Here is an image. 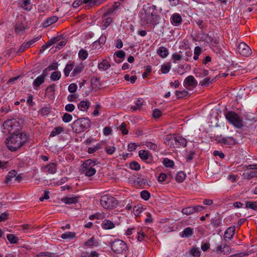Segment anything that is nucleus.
Returning <instances> with one entry per match:
<instances>
[{
	"label": "nucleus",
	"mask_w": 257,
	"mask_h": 257,
	"mask_svg": "<svg viewBox=\"0 0 257 257\" xmlns=\"http://www.w3.org/2000/svg\"><path fill=\"white\" fill-rule=\"evenodd\" d=\"M171 69V65L170 63L163 64L161 66V72L163 74L168 73Z\"/></svg>",
	"instance_id": "obj_46"
},
{
	"label": "nucleus",
	"mask_w": 257,
	"mask_h": 257,
	"mask_svg": "<svg viewBox=\"0 0 257 257\" xmlns=\"http://www.w3.org/2000/svg\"><path fill=\"white\" fill-rule=\"evenodd\" d=\"M75 232L68 231L63 233L61 235V238L64 239H72L75 237Z\"/></svg>",
	"instance_id": "obj_38"
},
{
	"label": "nucleus",
	"mask_w": 257,
	"mask_h": 257,
	"mask_svg": "<svg viewBox=\"0 0 257 257\" xmlns=\"http://www.w3.org/2000/svg\"><path fill=\"white\" fill-rule=\"evenodd\" d=\"M111 249L116 253H125L127 250L125 242L120 239H116L110 243Z\"/></svg>",
	"instance_id": "obj_7"
},
{
	"label": "nucleus",
	"mask_w": 257,
	"mask_h": 257,
	"mask_svg": "<svg viewBox=\"0 0 257 257\" xmlns=\"http://www.w3.org/2000/svg\"><path fill=\"white\" fill-rule=\"evenodd\" d=\"M163 164L166 167L172 168L174 165V162L172 160H170L168 158L164 159L163 161Z\"/></svg>",
	"instance_id": "obj_45"
},
{
	"label": "nucleus",
	"mask_w": 257,
	"mask_h": 257,
	"mask_svg": "<svg viewBox=\"0 0 257 257\" xmlns=\"http://www.w3.org/2000/svg\"><path fill=\"white\" fill-rule=\"evenodd\" d=\"M162 115V111L159 109H155L153 111V115L155 118H159Z\"/></svg>",
	"instance_id": "obj_62"
},
{
	"label": "nucleus",
	"mask_w": 257,
	"mask_h": 257,
	"mask_svg": "<svg viewBox=\"0 0 257 257\" xmlns=\"http://www.w3.org/2000/svg\"><path fill=\"white\" fill-rule=\"evenodd\" d=\"M58 164L56 163H50L44 168V172L51 174H54L57 171Z\"/></svg>",
	"instance_id": "obj_14"
},
{
	"label": "nucleus",
	"mask_w": 257,
	"mask_h": 257,
	"mask_svg": "<svg viewBox=\"0 0 257 257\" xmlns=\"http://www.w3.org/2000/svg\"><path fill=\"white\" fill-rule=\"evenodd\" d=\"M90 104L89 101L82 100L78 104L77 107L80 110L85 111L89 107Z\"/></svg>",
	"instance_id": "obj_20"
},
{
	"label": "nucleus",
	"mask_w": 257,
	"mask_h": 257,
	"mask_svg": "<svg viewBox=\"0 0 257 257\" xmlns=\"http://www.w3.org/2000/svg\"><path fill=\"white\" fill-rule=\"evenodd\" d=\"M176 136L173 134H168L164 137V143L171 147V145L174 143Z\"/></svg>",
	"instance_id": "obj_26"
},
{
	"label": "nucleus",
	"mask_w": 257,
	"mask_h": 257,
	"mask_svg": "<svg viewBox=\"0 0 257 257\" xmlns=\"http://www.w3.org/2000/svg\"><path fill=\"white\" fill-rule=\"evenodd\" d=\"M235 226H230L225 231L224 234V239L226 240L227 239H231L235 233Z\"/></svg>",
	"instance_id": "obj_17"
},
{
	"label": "nucleus",
	"mask_w": 257,
	"mask_h": 257,
	"mask_svg": "<svg viewBox=\"0 0 257 257\" xmlns=\"http://www.w3.org/2000/svg\"><path fill=\"white\" fill-rule=\"evenodd\" d=\"M187 145L186 140L180 136L176 137L174 138V143L171 145V147L172 148H179L180 146L183 147H186Z\"/></svg>",
	"instance_id": "obj_10"
},
{
	"label": "nucleus",
	"mask_w": 257,
	"mask_h": 257,
	"mask_svg": "<svg viewBox=\"0 0 257 257\" xmlns=\"http://www.w3.org/2000/svg\"><path fill=\"white\" fill-rule=\"evenodd\" d=\"M105 150L108 154L111 155L114 152L115 148L113 146H107L106 147Z\"/></svg>",
	"instance_id": "obj_63"
},
{
	"label": "nucleus",
	"mask_w": 257,
	"mask_h": 257,
	"mask_svg": "<svg viewBox=\"0 0 257 257\" xmlns=\"http://www.w3.org/2000/svg\"><path fill=\"white\" fill-rule=\"evenodd\" d=\"M210 82V78L209 77H206L200 82V84L201 86H207Z\"/></svg>",
	"instance_id": "obj_60"
},
{
	"label": "nucleus",
	"mask_w": 257,
	"mask_h": 257,
	"mask_svg": "<svg viewBox=\"0 0 257 257\" xmlns=\"http://www.w3.org/2000/svg\"><path fill=\"white\" fill-rule=\"evenodd\" d=\"M78 98V95L75 94H70L67 97V100L70 102L75 101Z\"/></svg>",
	"instance_id": "obj_64"
},
{
	"label": "nucleus",
	"mask_w": 257,
	"mask_h": 257,
	"mask_svg": "<svg viewBox=\"0 0 257 257\" xmlns=\"http://www.w3.org/2000/svg\"><path fill=\"white\" fill-rule=\"evenodd\" d=\"M171 22L175 26H179L182 22L181 15L178 13H175L171 17Z\"/></svg>",
	"instance_id": "obj_16"
},
{
	"label": "nucleus",
	"mask_w": 257,
	"mask_h": 257,
	"mask_svg": "<svg viewBox=\"0 0 257 257\" xmlns=\"http://www.w3.org/2000/svg\"><path fill=\"white\" fill-rule=\"evenodd\" d=\"M150 196V193L147 190H143L141 192V197L145 200H149Z\"/></svg>",
	"instance_id": "obj_51"
},
{
	"label": "nucleus",
	"mask_w": 257,
	"mask_h": 257,
	"mask_svg": "<svg viewBox=\"0 0 257 257\" xmlns=\"http://www.w3.org/2000/svg\"><path fill=\"white\" fill-rule=\"evenodd\" d=\"M219 142L228 145H234L237 143V141L233 137H231L221 138L219 140Z\"/></svg>",
	"instance_id": "obj_18"
},
{
	"label": "nucleus",
	"mask_w": 257,
	"mask_h": 257,
	"mask_svg": "<svg viewBox=\"0 0 257 257\" xmlns=\"http://www.w3.org/2000/svg\"><path fill=\"white\" fill-rule=\"evenodd\" d=\"M146 145L147 148L153 150H156L157 149V145L151 142H147L146 143Z\"/></svg>",
	"instance_id": "obj_58"
},
{
	"label": "nucleus",
	"mask_w": 257,
	"mask_h": 257,
	"mask_svg": "<svg viewBox=\"0 0 257 257\" xmlns=\"http://www.w3.org/2000/svg\"><path fill=\"white\" fill-rule=\"evenodd\" d=\"M61 76V74L59 71H54L52 73L50 78L53 81H57L60 79Z\"/></svg>",
	"instance_id": "obj_42"
},
{
	"label": "nucleus",
	"mask_w": 257,
	"mask_h": 257,
	"mask_svg": "<svg viewBox=\"0 0 257 257\" xmlns=\"http://www.w3.org/2000/svg\"><path fill=\"white\" fill-rule=\"evenodd\" d=\"M144 101L143 99H138L135 103V105H132L131 107V109L133 111H136L140 109L141 106L144 105Z\"/></svg>",
	"instance_id": "obj_31"
},
{
	"label": "nucleus",
	"mask_w": 257,
	"mask_h": 257,
	"mask_svg": "<svg viewBox=\"0 0 257 257\" xmlns=\"http://www.w3.org/2000/svg\"><path fill=\"white\" fill-rule=\"evenodd\" d=\"M46 76L47 75L43 72L41 75L37 77L34 80L33 85L35 89H37L44 82Z\"/></svg>",
	"instance_id": "obj_13"
},
{
	"label": "nucleus",
	"mask_w": 257,
	"mask_h": 257,
	"mask_svg": "<svg viewBox=\"0 0 257 257\" xmlns=\"http://www.w3.org/2000/svg\"><path fill=\"white\" fill-rule=\"evenodd\" d=\"M61 201L66 204H72L77 203L78 201V198L77 197L75 196H67L62 198Z\"/></svg>",
	"instance_id": "obj_19"
},
{
	"label": "nucleus",
	"mask_w": 257,
	"mask_h": 257,
	"mask_svg": "<svg viewBox=\"0 0 257 257\" xmlns=\"http://www.w3.org/2000/svg\"><path fill=\"white\" fill-rule=\"evenodd\" d=\"M190 253L193 256L199 257L200 255L199 249L198 248H193L190 250Z\"/></svg>",
	"instance_id": "obj_55"
},
{
	"label": "nucleus",
	"mask_w": 257,
	"mask_h": 257,
	"mask_svg": "<svg viewBox=\"0 0 257 257\" xmlns=\"http://www.w3.org/2000/svg\"><path fill=\"white\" fill-rule=\"evenodd\" d=\"M97 167V165L95 161L88 159L82 164L81 172L86 176L91 177L96 173Z\"/></svg>",
	"instance_id": "obj_4"
},
{
	"label": "nucleus",
	"mask_w": 257,
	"mask_h": 257,
	"mask_svg": "<svg viewBox=\"0 0 257 257\" xmlns=\"http://www.w3.org/2000/svg\"><path fill=\"white\" fill-rule=\"evenodd\" d=\"M193 233V229L190 227H188L183 230L181 233L180 235L182 237H189L192 235Z\"/></svg>",
	"instance_id": "obj_29"
},
{
	"label": "nucleus",
	"mask_w": 257,
	"mask_h": 257,
	"mask_svg": "<svg viewBox=\"0 0 257 257\" xmlns=\"http://www.w3.org/2000/svg\"><path fill=\"white\" fill-rule=\"evenodd\" d=\"M58 20V18L56 16H52L47 18L46 21L43 23V26L44 27H48L56 22Z\"/></svg>",
	"instance_id": "obj_24"
},
{
	"label": "nucleus",
	"mask_w": 257,
	"mask_h": 257,
	"mask_svg": "<svg viewBox=\"0 0 257 257\" xmlns=\"http://www.w3.org/2000/svg\"><path fill=\"white\" fill-rule=\"evenodd\" d=\"M91 85L95 88H99L101 86L100 79L97 77H93L91 79Z\"/></svg>",
	"instance_id": "obj_37"
},
{
	"label": "nucleus",
	"mask_w": 257,
	"mask_h": 257,
	"mask_svg": "<svg viewBox=\"0 0 257 257\" xmlns=\"http://www.w3.org/2000/svg\"><path fill=\"white\" fill-rule=\"evenodd\" d=\"M99 243L97 239L94 236L87 239L83 244V246L85 248H92L98 245Z\"/></svg>",
	"instance_id": "obj_11"
},
{
	"label": "nucleus",
	"mask_w": 257,
	"mask_h": 257,
	"mask_svg": "<svg viewBox=\"0 0 257 257\" xmlns=\"http://www.w3.org/2000/svg\"><path fill=\"white\" fill-rule=\"evenodd\" d=\"M238 52L243 56L248 57L251 54L250 47L244 43H240L238 48Z\"/></svg>",
	"instance_id": "obj_9"
},
{
	"label": "nucleus",
	"mask_w": 257,
	"mask_h": 257,
	"mask_svg": "<svg viewBox=\"0 0 257 257\" xmlns=\"http://www.w3.org/2000/svg\"><path fill=\"white\" fill-rule=\"evenodd\" d=\"M195 76L197 77L202 78L208 75V71L202 68H198L195 70Z\"/></svg>",
	"instance_id": "obj_28"
},
{
	"label": "nucleus",
	"mask_w": 257,
	"mask_h": 257,
	"mask_svg": "<svg viewBox=\"0 0 257 257\" xmlns=\"http://www.w3.org/2000/svg\"><path fill=\"white\" fill-rule=\"evenodd\" d=\"M91 126L90 119L87 117H81L75 120L72 124V129L74 132H83Z\"/></svg>",
	"instance_id": "obj_3"
},
{
	"label": "nucleus",
	"mask_w": 257,
	"mask_h": 257,
	"mask_svg": "<svg viewBox=\"0 0 257 257\" xmlns=\"http://www.w3.org/2000/svg\"><path fill=\"white\" fill-rule=\"evenodd\" d=\"M184 84L186 87L195 88L197 85V81L193 76L190 75L185 78Z\"/></svg>",
	"instance_id": "obj_12"
},
{
	"label": "nucleus",
	"mask_w": 257,
	"mask_h": 257,
	"mask_svg": "<svg viewBox=\"0 0 257 257\" xmlns=\"http://www.w3.org/2000/svg\"><path fill=\"white\" fill-rule=\"evenodd\" d=\"M51 109V107L50 105H47L39 110V113L42 116H47L50 113Z\"/></svg>",
	"instance_id": "obj_32"
},
{
	"label": "nucleus",
	"mask_w": 257,
	"mask_h": 257,
	"mask_svg": "<svg viewBox=\"0 0 257 257\" xmlns=\"http://www.w3.org/2000/svg\"><path fill=\"white\" fill-rule=\"evenodd\" d=\"M73 68V64H68L66 65L64 70V73L66 77H68L69 75L70 71Z\"/></svg>",
	"instance_id": "obj_43"
},
{
	"label": "nucleus",
	"mask_w": 257,
	"mask_h": 257,
	"mask_svg": "<svg viewBox=\"0 0 257 257\" xmlns=\"http://www.w3.org/2000/svg\"><path fill=\"white\" fill-rule=\"evenodd\" d=\"M88 54L86 50L84 49H81L78 53L79 58L82 60H84L87 59L88 57Z\"/></svg>",
	"instance_id": "obj_40"
},
{
	"label": "nucleus",
	"mask_w": 257,
	"mask_h": 257,
	"mask_svg": "<svg viewBox=\"0 0 257 257\" xmlns=\"http://www.w3.org/2000/svg\"><path fill=\"white\" fill-rule=\"evenodd\" d=\"M110 64L106 59H103L102 61L98 65L99 70L101 71H106L109 69Z\"/></svg>",
	"instance_id": "obj_22"
},
{
	"label": "nucleus",
	"mask_w": 257,
	"mask_h": 257,
	"mask_svg": "<svg viewBox=\"0 0 257 257\" xmlns=\"http://www.w3.org/2000/svg\"><path fill=\"white\" fill-rule=\"evenodd\" d=\"M4 127L11 134L7 138L5 143L12 152L20 149L28 140V136L24 132H16V127L19 126V122L16 119H7L4 122Z\"/></svg>",
	"instance_id": "obj_1"
},
{
	"label": "nucleus",
	"mask_w": 257,
	"mask_h": 257,
	"mask_svg": "<svg viewBox=\"0 0 257 257\" xmlns=\"http://www.w3.org/2000/svg\"><path fill=\"white\" fill-rule=\"evenodd\" d=\"M205 207L201 205L189 206L182 209L181 212L183 214L189 215L193 213L204 210Z\"/></svg>",
	"instance_id": "obj_8"
},
{
	"label": "nucleus",
	"mask_w": 257,
	"mask_h": 257,
	"mask_svg": "<svg viewBox=\"0 0 257 257\" xmlns=\"http://www.w3.org/2000/svg\"><path fill=\"white\" fill-rule=\"evenodd\" d=\"M175 94L178 99L181 98L183 97L187 96L188 95V92L187 90H183V91H176Z\"/></svg>",
	"instance_id": "obj_41"
},
{
	"label": "nucleus",
	"mask_w": 257,
	"mask_h": 257,
	"mask_svg": "<svg viewBox=\"0 0 257 257\" xmlns=\"http://www.w3.org/2000/svg\"><path fill=\"white\" fill-rule=\"evenodd\" d=\"M157 53L159 56L163 58L167 57L169 55L168 50L163 46L160 47L158 49Z\"/></svg>",
	"instance_id": "obj_21"
},
{
	"label": "nucleus",
	"mask_w": 257,
	"mask_h": 257,
	"mask_svg": "<svg viewBox=\"0 0 257 257\" xmlns=\"http://www.w3.org/2000/svg\"><path fill=\"white\" fill-rule=\"evenodd\" d=\"M203 36L201 39L203 40L205 42L207 43H212L213 41V38L209 35L208 34H202Z\"/></svg>",
	"instance_id": "obj_48"
},
{
	"label": "nucleus",
	"mask_w": 257,
	"mask_h": 257,
	"mask_svg": "<svg viewBox=\"0 0 257 257\" xmlns=\"http://www.w3.org/2000/svg\"><path fill=\"white\" fill-rule=\"evenodd\" d=\"M245 208H250L253 210H257V202L247 201L245 203Z\"/></svg>",
	"instance_id": "obj_39"
},
{
	"label": "nucleus",
	"mask_w": 257,
	"mask_h": 257,
	"mask_svg": "<svg viewBox=\"0 0 257 257\" xmlns=\"http://www.w3.org/2000/svg\"><path fill=\"white\" fill-rule=\"evenodd\" d=\"M54 255V253L48 252V251H45V252H40L39 254L37 255V257H42V256H48V257H53Z\"/></svg>",
	"instance_id": "obj_57"
},
{
	"label": "nucleus",
	"mask_w": 257,
	"mask_h": 257,
	"mask_svg": "<svg viewBox=\"0 0 257 257\" xmlns=\"http://www.w3.org/2000/svg\"><path fill=\"white\" fill-rule=\"evenodd\" d=\"M160 17L157 14L156 6L153 5L147 8L145 14L141 17V21L143 25L151 24L156 25L159 23Z\"/></svg>",
	"instance_id": "obj_2"
},
{
	"label": "nucleus",
	"mask_w": 257,
	"mask_h": 257,
	"mask_svg": "<svg viewBox=\"0 0 257 257\" xmlns=\"http://www.w3.org/2000/svg\"><path fill=\"white\" fill-rule=\"evenodd\" d=\"M139 156L141 159L144 161H146L152 157V156L149 152L144 150H142L139 151Z\"/></svg>",
	"instance_id": "obj_25"
},
{
	"label": "nucleus",
	"mask_w": 257,
	"mask_h": 257,
	"mask_svg": "<svg viewBox=\"0 0 257 257\" xmlns=\"http://www.w3.org/2000/svg\"><path fill=\"white\" fill-rule=\"evenodd\" d=\"M100 149V145L99 144H97L95 147H89L88 149V152L89 154H93L96 152L97 150Z\"/></svg>",
	"instance_id": "obj_54"
},
{
	"label": "nucleus",
	"mask_w": 257,
	"mask_h": 257,
	"mask_svg": "<svg viewBox=\"0 0 257 257\" xmlns=\"http://www.w3.org/2000/svg\"><path fill=\"white\" fill-rule=\"evenodd\" d=\"M126 124L125 122H122L119 127V130L121 131L123 135H127L128 134V131L126 128Z\"/></svg>",
	"instance_id": "obj_52"
},
{
	"label": "nucleus",
	"mask_w": 257,
	"mask_h": 257,
	"mask_svg": "<svg viewBox=\"0 0 257 257\" xmlns=\"http://www.w3.org/2000/svg\"><path fill=\"white\" fill-rule=\"evenodd\" d=\"M25 30V26L22 23H18L15 26V32L19 35H21L24 33Z\"/></svg>",
	"instance_id": "obj_30"
},
{
	"label": "nucleus",
	"mask_w": 257,
	"mask_h": 257,
	"mask_svg": "<svg viewBox=\"0 0 257 257\" xmlns=\"http://www.w3.org/2000/svg\"><path fill=\"white\" fill-rule=\"evenodd\" d=\"M103 21H102V29H106L112 22V19L110 17H108L107 16L103 18Z\"/></svg>",
	"instance_id": "obj_35"
},
{
	"label": "nucleus",
	"mask_w": 257,
	"mask_h": 257,
	"mask_svg": "<svg viewBox=\"0 0 257 257\" xmlns=\"http://www.w3.org/2000/svg\"><path fill=\"white\" fill-rule=\"evenodd\" d=\"M114 11V8L111 7V8H109L108 10L103 14L102 17L105 18L108 16V15L113 14Z\"/></svg>",
	"instance_id": "obj_61"
},
{
	"label": "nucleus",
	"mask_w": 257,
	"mask_h": 257,
	"mask_svg": "<svg viewBox=\"0 0 257 257\" xmlns=\"http://www.w3.org/2000/svg\"><path fill=\"white\" fill-rule=\"evenodd\" d=\"M130 167L132 170L138 171L140 169V165L137 162H132L130 164Z\"/></svg>",
	"instance_id": "obj_49"
},
{
	"label": "nucleus",
	"mask_w": 257,
	"mask_h": 257,
	"mask_svg": "<svg viewBox=\"0 0 257 257\" xmlns=\"http://www.w3.org/2000/svg\"><path fill=\"white\" fill-rule=\"evenodd\" d=\"M225 116L229 123L232 124L235 128H241L243 126L242 118L235 112L228 111Z\"/></svg>",
	"instance_id": "obj_5"
},
{
	"label": "nucleus",
	"mask_w": 257,
	"mask_h": 257,
	"mask_svg": "<svg viewBox=\"0 0 257 257\" xmlns=\"http://www.w3.org/2000/svg\"><path fill=\"white\" fill-rule=\"evenodd\" d=\"M72 119V116L71 114L65 113L62 116V120L66 123L69 122Z\"/></svg>",
	"instance_id": "obj_47"
},
{
	"label": "nucleus",
	"mask_w": 257,
	"mask_h": 257,
	"mask_svg": "<svg viewBox=\"0 0 257 257\" xmlns=\"http://www.w3.org/2000/svg\"><path fill=\"white\" fill-rule=\"evenodd\" d=\"M17 174V173L15 170H13L10 171L6 177L5 183H8L10 182L11 181L12 178L15 177Z\"/></svg>",
	"instance_id": "obj_34"
},
{
	"label": "nucleus",
	"mask_w": 257,
	"mask_h": 257,
	"mask_svg": "<svg viewBox=\"0 0 257 257\" xmlns=\"http://www.w3.org/2000/svg\"><path fill=\"white\" fill-rule=\"evenodd\" d=\"M75 109V106L74 104L72 103H69L67 105H66L65 107V109L66 111L68 112H72Z\"/></svg>",
	"instance_id": "obj_59"
},
{
	"label": "nucleus",
	"mask_w": 257,
	"mask_h": 257,
	"mask_svg": "<svg viewBox=\"0 0 257 257\" xmlns=\"http://www.w3.org/2000/svg\"><path fill=\"white\" fill-rule=\"evenodd\" d=\"M64 131V129L60 126H57L51 132L50 136L51 137H54Z\"/></svg>",
	"instance_id": "obj_33"
},
{
	"label": "nucleus",
	"mask_w": 257,
	"mask_h": 257,
	"mask_svg": "<svg viewBox=\"0 0 257 257\" xmlns=\"http://www.w3.org/2000/svg\"><path fill=\"white\" fill-rule=\"evenodd\" d=\"M186 174L182 171L178 172L176 176V180L178 183L183 182L186 178Z\"/></svg>",
	"instance_id": "obj_36"
},
{
	"label": "nucleus",
	"mask_w": 257,
	"mask_h": 257,
	"mask_svg": "<svg viewBox=\"0 0 257 257\" xmlns=\"http://www.w3.org/2000/svg\"><path fill=\"white\" fill-rule=\"evenodd\" d=\"M41 38V36H39L35 38L34 39L29 41V42H28L26 43H24L20 47L19 52L24 51L26 49L30 48L31 47V46L34 43L36 42L39 40H40Z\"/></svg>",
	"instance_id": "obj_15"
},
{
	"label": "nucleus",
	"mask_w": 257,
	"mask_h": 257,
	"mask_svg": "<svg viewBox=\"0 0 257 257\" xmlns=\"http://www.w3.org/2000/svg\"><path fill=\"white\" fill-rule=\"evenodd\" d=\"M83 69L84 64L82 63H80L74 68L72 73V76H77L83 71Z\"/></svg>",
	"instance_id": "obj_27"
},
{
	"label": "nucleus",
	"mask_w": 257,
	"mask_h": 257,
	"mask_svg": "<svg viewBox=\"0 0 257 257\" xmlns=\"http://www.w3.org/2000/svg\"><path fill=\"white\" fill-rule=\"evenodd\" d=\"M77 88V85L75 83H71L68 88V90L70 93H74Z\"/></svg>",
	"instance_id": "obj_56"
},
{
	"label": "nucleus",
	"mask_w": 257,
	"mask_h": 257,
	"mask_svg": "<svg viewBox=\"0 0 257 257\" xmlns=\"http://www.w3.org/2000/svg\"><path fill=\"white\" fill-rule=\"evenodd\" d=\"M7 237L11 243H17L19 240L18 238L13 234H9Z\"/></svg>",
	"instance_id": "obj_44"
},
{
	"label": "nucleus",
	"mask_w": 257,
	"mask_h": 257,
	"mask_svg": "<svg viewBox=\"0 0 257 257\" xmlns=\"http://www.w3.org/2000/svg\"><path fill=\"white\" fill-rule=\"evenodd\" d=\"M101 226L102 228L104 229H111L114 228L115 225L111 221L108 219H105L103 221L101 224Z\"/></svg>",
	"instance_id": "obj_23"
},
{
	"label": "nucleus",
	"mask_w": 257,
	"mask_h": 257,
	"mask_svg": "<svg viewBox=\"0 0 257 257\" xmlns=\"http://www.w3.org/2000/svg\"><path fill=\"white\" fill-rule=\"evenodd\" d=\"M101 205L105 209H112L117 204V200L109 195H105L100 199Z\"/></svg>",
	"instance_id": "obj_6"
},
{
	"label": "nucleus",
	"mask_w": 257,
	"mask_h": 257,
	"mask_svg": "<svg viewBox=\"0 0 257 257\" xmlns=\"http://www.w3.org/2000/svg\"><path fill=\"white\" fill-rule=\"evenodd\" d=\"M57 68L58 66L57 63H52L43 71V72L45 73V72L47 71L56 70L57 69Z\"/></svg>",
	"instance_id": "obj_50"
},
{
	"label": "nucleus",
	"mask_w": 257,
	"mask_h": 257,
	"mask_svg": "<svg viewBox=\"0 0 257 257\" xmlns=\"http://www.w3.org/2000/svg\"><path fill=\"white\" fill-rule=\"evenodd\" d=\"M114 55L123 60L125 58V53L122 50H119L115 52Z\"/></svg>",
	"instance_id": "obj_53"
}]
</instances>
